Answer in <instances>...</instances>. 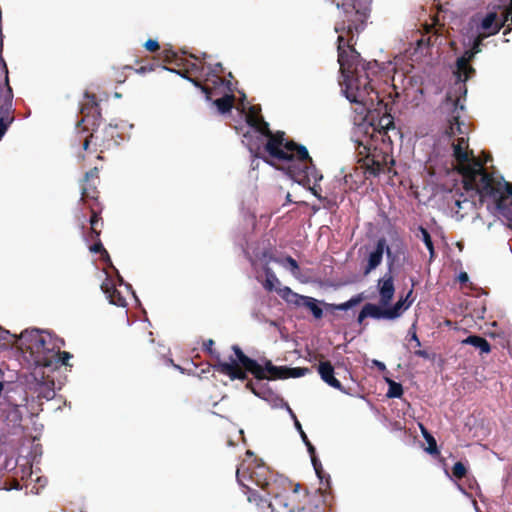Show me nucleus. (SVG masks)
I'll use <instances>...</instances> for the list:
<instances>
[{
	"label": "nucleus",
	"mask_w": 512,
	"mask_h": 512,
	"mask_svg": "<svg viewBox=\"0 0 512 512\" xmlns=\"http://www.w3.org/2000/svg\"><path fill=\"white\" fill-rule=\"evenodd\" d=\"M342 10V18L335 25L338 35V62L344 78L346 98L359 106L356 111L363 114L382 103L375 89V77L380 72L377 61L365 62L354 48V37L362 32L369 16L371 0H331Z\"/></svg>",
	"instance_id": "f257e3e1"
},
{
	"label": "nucleus",
	"mask_w": 512,
	"mask_h": 512,
	"mask_svg": "<svg viewBox=\"0 0 512 512\" xmlns=\"http://www.w3.org/2000/svg\"><path fill=\"white\" fill-rule=\"evenodd\" d=\"M259 106H251L246 114V122L252 128L244 134L249 150L254 153L260 150L263 138H267L264 151L272 161L267 163L274 165V161L281 164L279 169L284 170L294 181L303 184L312 179L315 183L322 180L323 175L316 168L307 148L293 140L285 138V132L273 133L269 124L260 114Z\"/></svg>",
	"instance_id": "f03ea898"
},
{
	"label": "nucleus",
	"mask_w": 512,
	"mask_h": 512,
	"mask_svg": "<svg viewBox=\"0 0 512 512\" xmlns=\"http://www.w3.org/2000/svg\"><path fill=\"white\" fill-rule=\"evenodd\" d=\"M468 138L460 136L452 143L453 156L457 161V171L463 177L466 191H475L483 202L484 198H492L499 210L512 206V184L502 183L486 171L484 163L476 159L469 150Z\"/></svg>",
	"instance_id": "7ed1b4c3"
},
{
	"label": "nucleus",
	"mask_w": 512,
	"mask_h": 512,
	"mask_svg": "<svg viewBox=\"0 0 512 512\" xmlns=\"http://www.w3.org/2000/svg\"><path fill=\"white\" fill-rule=\"evenodd\" d=\"M272 485V499L268 500L258 493H251L249 502L254 503L261 512H303L309 498L306 488L293 483L287 477L278 478Z\"/></svg>",
	"instance_id": "20e7f679"
},
{
	"label": "nucleus",
	"mask_w": 512,
	"mask_h": 512,
	"mask_svg": "<svg viewBox=\"0 0 512 512\" xmlns=\"http://www.w3.org/2000/svg\"><path fill=\"white\" fill-rule=\"evenodd\" d=\"M375 135H371V138L366 144L359 143L358 145V163L364 170L365 178L377 177L380 174H389L393 170L395 161L391 154L392 141H381L380 145H377L378 140L374 139Z\"/></svg>",
	"instance_id": "39448f33"
},
{
	"label": "nucleus",
	"mask_w": 512,
	"mask_h": 512,
	"mask_svg": "<svg viewBox=\"0 0 512 512\" xmlns=\"http://www.w3.org/2000/svg\"><path fill=\"white\" fill-rule=\"evenodd\" d=\"M282 477L283 475L275 473L265 463L256 458L243 460L236 470L237 481L247 489L248 497L253 492L258 493L252 488L253 485L261 488L270 496L272 494L271 484Z\"/></svg>",
	"instance_id": "423d86ee"
},
{
	"label": "nucleus",
	"mask_w": 512,
	"mask_h": 512,
	"mask_svg": "<svg viewBox=\"0 0 512 512\" xmlns=\"http://www.w3.org/2000/svg\"><path fill=\"white\" fill-rule=\"evenodd\" d=\"M232 351L245 373H251L257 380L287 379L288 367L275 366L270 360H267L265 366H262L256 360L248 357L238 345H233Z\"/></svg>",
	"instance_id": "0eeeda50"
},
{
	"label": "nucleus",
	"mask_w": 512,
	"mask_h": 512,
	"mask_svg": "<svg viewBox=\"0 0 512 512\" xmlns=\"http://www.w3.org/2000/svg\"><path fill=\"white\" fill-rule=\"evenodd\" d=\"M162 57L164 62L174 64L176 67H178V69L166 67H163V69L175 72L181 77L189 80L196 87L201 88V90L205 93L207 99H211V89L205 85H202L199 80L191 78L189 76V74L200 73L203 70V68L200 65H198L197 63L190 62L182 56H179L172 49H164L162 52Z\"/></svg>",
	"instance_id": "6e6552de"
},
{
	"label": "nucleus",
	"mask_w": 512,
	"mask_h": 512,
	"mask_svg": "<svg viewBox=\"0 0 512 512\" xmlns=\"http://www.w3.org/2000/svg\"><path fill=\"white\" fill-rule=\"evenodd\" d=\"M213 345L214 340L212 339H208L203 343V350L216 361L213 368L219 373L228 376L231 380H246L247 375L237 357H230L228 362L222 361L219 352L213 349Z\"/></svg>",
	"instance_id": "1a4fd4ad"
},
{
	"label": "nucleus",
	"mask_w": 512,
	"mask_h": 512,
	"mask_svg": "<svg viewBox=\"0 0 512 512\" xmlns=\"http://www.w3.org/2000/svg\"><path fill=\"white\" fill-rule=\"evenodd\" d=\"M461 97H464L463 94L456 93L453 90L447 93L446 96V104H451L453 107L452 115L448 119V127L446 129V134L449 137H454L456 135H467L468 127L464 121H461L460 112L464 110V104L461 103Z\"/></svg>",
	"instance_id": "9d476101"
},
{
	"label": "nucleus",
	"mask_w": 512,
	"mask_h": 512,
	"mask_svg": "<svg viewBox=\"0 0 512 512\" xmlns=\"http://www.w3.org/2000/svg\"><path fill=\"white\" fill-rule=\"evenodd\" d=\"M100 182L99 170L97 167L92 168L85 173L80 182L81 198L80 201L89 208L93 204L102 205L99 201L98 184Z\"/></svg>",
	"instance_id": "9b49d317"
},
{
	"label": "nucleus",
	"mask_w": 512,
	"mask_h": 512,
	"mask_svg": "<svg viewBox=\"0 0 512 512\" xmlns=\"http://www.w3.org/2000/svg\"><path fill=\"white\" fill-rule=\"evenodd\" d=\"M474 57L475 55L471 54V50H468L456 61V71L454 72L456 81L452 90L456 93L463 94V96L467 94L466 81L475 73V69L470 65Z\"/></svg>",
	"instance_id": "f8f14e48"
},
{
	"label": "nucleus",
	"mask_w": 512,
	"mask_h": 512,
	"mask_svg": "<svg viewBox=\"0 0 512 512\" xmlns=\"http://www.w3.org/2000/svg\"><path fill=\"white\" fill-rule=\"evenodd\" d=\"M90 211V227L85 232L86 226H85V215L82 216V219H80V227L84 234L85 240H98V237L101 236L102 229L104 226L103 219L101 217V213L103 211V205L93 204L89 208H87Z\"/></svg>",
	"instance_id": "ddd939ff"
},
{
	"label": "nucleus",
	"mask_w": 512,
	"mask_h": 512,
	"mask_svg": "<svg viewBox=\"0 0 512 512\" xmlns=\"http://www.w3.org/2000/svg\"><path fill=\"white\" fill-rule=\"evenodd\" d=\"M38 343L33 353V359L36 365L49 367L55 357L56 346L52 344V338L49 334L43 335L40 332Z\"/></svg>",
	"instance_id": "4468645a"
},
{
	"label": "nucleus",
	"mask_w": 512,
	"mask_h": 512,
	"mask_svg": "<svg viewBox=\"0 0 512 512\" xmlns=\"http://www.w3.org/2000/svg\"><path fill=\"white\" fill-rule=\"evenodd\" d=\"M80 113L82 114V119L77 122L78 127L82 123H87L94 130L95 126L99 125L101 109L94 94L85 93V102L81 105Z\"/></svg>",
	"instance_id": "2eb2a0df"
},
{
	"label": "nucleus",
	"mask_w": 512,
	"mask_h": 512,
	"mask_svg": "<svg viewBox=\"0 0 512 512\" xmlns=\"http://www.w3.org/2000/svg\"><path fill=\"white\" fill-rule=\"evenodd\" d=\"M384 252H386L388 258L392 257V252L387 246L386 239L380 238L376 243L375 249L368 255L367 265L364 269L365 275L376 269L381 264Z\"/></svg>",
	"instance_id": "dca6fc26"
},
{
	"label": "nucleus",
	"mask_w": 512,
	"mask_h": 512,
	"mask_svg": "<svg viewBox=\"0 0 512 512\" xmlns=\"http://www.w3.org/2000/svg\"><path fill=\"white\" fill-rule=\"evenodd\" d=\"M502 28L503 22L498 21L496 7L486 13L478 26L479 33H483L484 36L488 37L496 35Z\"/></svg>",
	"instance_id": "f3484780"
},
{
	"label": "nucleus",
	"mask_w": 512,
	"mask_h": 512,
	"mask_svg": "<svg viewBox=\"0 0 512 512\" xmlns=\"http://www.w3.org/2000/svg\"><path fill=\"white\" fill-rule=\"evenodd\" d=\"M371 126L373 129L372 135H375V140L380 139L381 141H391L388 136V131L390 129H395L394 118L391 114L385 113L377 121L373 120L371 122Z\"/></svg>",
	"instance_id": "a211bd4d"
},
{
	"label": "nucleus",
	"mask_w": 512,
	"mask_h": 512,
	"mask_svg": "<svg viewBox=\"0 0 512 512\" xmlns=\"http://www.w3.org/2000/svg\"><path fill=\"white\" fill-rule=\"evenodd\" d=\"M379 287V295H380V305L382 307H387L392 301L395 293L394 280L391 274H385L378 281Z\"/></svg>",
	"instance_id": "6ab92c4d"
},
{
	"label": "nucleus",
	"mask_w": 512,
	"mask_h": 512,
	"mask_svg": "<svg viewBox=\"0 0 512 512\" xmlns=\"http://www.w3.org/2000/svg\"><path fill=\"white\" fill-rule=\"evenodd\" d=\"M101 290L106 294L109 302L118 307H125L127 305L125 297L115 287L113 281L106 277L105 281L101 284Z\"/></svg>",
	"instance_id": "aec40b11"
},
{
	"label": "nucleus",
	"mask_w": 512,
	"mask_h": 512,
	"mask_svg": "<svg viewBox=\"0 0 512 512\" xmlns=\"http://www.w3.org/2000/svg\"><path fill=\"white\" fill-rule=\"evenodd\" d=\"M288 409H289L291 415L293 416V418L295 420V426L298 429V431H299V433L301 435V438H302L303 442L305 443V445L307 447V450H308V452L310 454V457H311V461H312L313 467H314L317 475L321 478V474L320 473H321V470H322V466H321L320 461L316 457L315 447L309 441L307 435L303 431L302 426H301L300 422L297 420L295 414L292 412V410L290 408H288Z\"/></svg>",
	"instance_id": "412c9836"
},
{
	"label": "nucleus",
	"mask_w": 512,
	"mask_h": 512,
	"mask_svg": "<svg viewBox=\"0 0 512 512\" xmlns=\"http://www.w3.org/2000/svg\"><path fill=\"white\" fill-rule=\"evenodd\" d=\"M318 373L321 379L331 387L343 391L341 382L334 377V367L329 361L320 362Z\"/></svg>",
	"instance_id": "4be33fe9"
},
{
	"label": "nucleus",
	"mask_w": 512,
	"mask_h": 512,
	"mask_svg": "<svg viewBox=\"0 0 512 512\" xmlns=\"http://www.w3.org/2000/svg\"><path fill=\"white\" fill-rule=\"evenodd\" d=\"M40 331L38 329L25 330L19 336V345L22 350H25L33 356Z\"/></svg>",
	"instance_id": "5701e85b"
},
{
	"label": "nucleus",
	"mask_w": 512,
	"mask_h": 512,
	"mask_svg": "<svg viewBox=\"0 0 512 512\" xmlns=\"http://www.w3.org/2000/svg\"><path fill=\"white\" fill-rule=\"evenodd\" d=\"M278 295L290 305L302 307L306 296L294 292L290 287L284 286L277 290Z\"/></svg>",
	"instance_id": "b1692460"
},
{
	"label": "nucleus",
	"mask_w": 512,
	"mask_h": 512,
	"mask_svg": "<svg viewBox=\"0 0 512 512\" xmlns=\"http://www.w3.org/2000/svg\"><path fill=\"white\" fill-rule=\"evenodd\" d=\"M408 343L409 346L414 348V354L423 359H428L429 354L426 350L419 349L421 347V342L416 333V323H413L412 326L408 330Z\"/></svg>",
	"instance_id": "393cba45"
},
{
	"label": "nucleus",
	"mask_w": 512,
	"mask_h": 512,
	"mask_svg": "<svg viewBox=\"0 0 512 512\" xmlns=\"http://www.w3.org/2000/svg\"><path fill=\"white\" fill-rule=\"evenodd\" d=\"M116 137L120 138L117 132V126H113L111 124L108 125L103 130V138L100 146H102L104 149H110L113 146L119 145V141L116 139Z\"/></svg>",
	"instance_id": "a878e982"
},
{
	"label": "nucleus",
	"mask_w": 512,
	"mask_h": 512,
	"mask_svg": "<svg viewBox=\"0 0 512 512\" xmlns=\"http://www.w3.org/2000/svg\"><path fill=\"white\" fill-rule=\"evenodd\" d=\"M462 344L471 345L476 349H479L481 354H487L491 351L490 343L484 337H481L479 335L468 336L467 338L462 340Z\"/></svg>",
	"instance_id": "bb28decb"
},
{
	"label": "nucleus",
	"mask_w": 512,
	"mask_h": 512,
	"mask_svg": "<svg viewBox=\"0 0 512 512\" xmlns=\"http://www.w3.org/2000/svg\"><path fill=\"white\" fill-rule=\"evenodd\" d=\"M226 86H227V89L230 92H232V84L230 81L226 82ZM234 101H235V96L232 93H230V94L224 95L221 98L216 99L214 103L221 113H226L232 109V107L234 105Z\"/></svg>",
	"instance_id": "cd10ccee"
},
{
	"label": "nucleus",
	"mask_w": 512,
	"mask_h": 512,
	"mask_svg": "<svg viewBox=\"0 0 512 512\" xmlns=\"http://www.w3.org/2000/svg\"><path fill=\"white\" fill-rule=\"evenodd\" d=\"M363 308L365 310L364 315H367V318L370 317L377 320L388 319L387 308H382L373 303H366Z\"/></svg>",
	"instance_id": "c85d7f7f"
},
{
	"label": "nucleus",
	"mask_w": 512,
	"mask_h": 512,
	"mask_svg": "<svg viewBox=\"0 0 512 512\" xmlns=\"http://www.w3.org/2000/svg\"><path fill=\"white\" fill-rule=\"evenodd\" d=\"M264 273H265V281L263 283V287L268 292L276 291L279 289L277 288V285H280V281L277 278L276 274L273 272V270L269 266L264 267Z\"/></svg>",
	"instance_id": "c756f323"
},
{
	"label": "nucleus",
	"mask_w": 512,
	"mask_h": 512,
	"mask_svg": "<svg viewBox=\"0 0 512 512\" xmlns=\"http://www.w3.org/2000/svg\"><path fill=\"white\" fill-rule=\"evenodd\" d=\"M269 260L276 262V263L282 265L283 267L289 268V270L291 271V273L294 276H297L300 272V268H299L297 261L294 258H292L291 256H286L283 258H277V257L270 256Z\"/></svg>",
	"instance_id": "7c9ffc66"
},
{
	"label": "nucleus",
	"mask_w": 512,
	"mask_h": 512,
	"mask_svg": "<svg viewBox=\"0 0 512 512\" xmlns=\"http://www.w3.org/2000/svg\"><path fill=\"white\" fill-rule=\"evenodd\" d=\"M319 304L320 302L317 299L306 296L304 302L302 303V307L309 309L314 318L321 319L323 316V310Z\"/></svg>",
	"instance_id": "2f4dec72"
},
{
	"label": "nucleus",
	"mask_w": 512,
	"mask_h": 512,
	"mask_svg": "<svg viewBox=\"0 0 512 512\" xmlns=\"http://www.w3.org/2000/svg\"><path fill=\"white\" fill-rule=\"evenodd\" d=\"M411 305V302L406 303V299L398 300L391 308H387L388 319H396L402 311L407 309Z\"/></svg>",
	"instance_id": "473e14b6"
},
{
	"label": "nucleus",
	"mask_w": 512,
	"mask_h": 512,
	"mask_svg": "<svg viewBox=\"0 0 512 512\" xmlns=\"http://www.w3.org/2000/svg\"><path fill=\"white\" fill-rule=\"evenodd\" d=\"M418 231L421 235L422 241L424 242L425 246L427 247V249L429 251L430 261H432L436 256L432 238H431L428 230L426 228H424L423 226H419Z\"/></svg>",
	"instance_id": "72a5a7b5"
},
{
	"label": "nucleus",
	"mask_w": 512,
	"mask_h": 512,
	"mask_svg": "<svg viewBox=\"0 0 512 512\" xmlns=\"http://www.w3.org/2000/svg\"><path fill=\"white\" fill-rule=\"evenodd\" d=\"M421 430L423 437L428 444L426 451L431 455H438L439 450L435 438L423 426H421Z\"/></svg>",
	"instance_id": "f704fd0d"
},
{
	"label": "nucleus",
	"mask_w": 512,
	"mask_h": 512,
	"mask_svg": "<svg viewBox=\"0 0 512 512\" xmlns=\"http://www.w3.org/2000/svg\"><path fill=\"white\" fill-rule=\"evenodd\" d=\"M388 383L387 397L389 398H400L403 395V387L400 383L395 382L391 379H386Z\"/></svg>",
	"instance_id": "c9c22d12"
},
{
	"label": "nucleus",
	"mask_w": 512,
	"mask_h": 512,
	"mask_svg": "<svg viewBox=\"0 0 512 512\" xmlns=\"http://www.w3.org/2000/svg\"><path fill=\"white\" fill-rule=\"evenodd\" d=\"M209 70L210 71L208 75H212L213 77H215V79L213 80L214 84H223L225 82V80L220 77V74L224 70L222 63L218 62L214 65H209Z\"/></svg>",
	"instance_id": "e433bc0d"
},
{
	"label": "nucleus",
	"mask_w": 512,
	"mask_h": 512,
	"mask_svg": "<svg viewBox=\"0 0 512 512\" xmlns=\"http://www.w3.org/2000/svg\"><path fill=\"white\" fill-rule=\"evenodd\" d=\"M361 301H362V296L357 295L355 297H352L347 302L337 304V305H331V307L335 310L346 311V310L352 308L353 306L359 304Z\"/></svg>",
	"instance_id": "4c0bfd02"
},
{
	"label": "nucleus",
	"mask_w": 512,
	"mask_h": 512,
	"mask_svg": "<svg viewBox=\"0 0 512 512\" xmlns=\"http://www.w3.org/2000/svg\"><path fill=\"white\" fill-rule=\"evenodd\" d=\"M497 8L500 10V13L498 12V21L503 22L504 27L512 14V0L509 6H497Z\"/></svg>",
	"instance_id": "58836bf2"
},
{
	"label": "nucleus",
	"mask_w": 512,
	"mask_h": 512,
	"mask_svg": "<svg viewBox=\"0 0 512 512\" xmlns=\"http://www.w3.org/2000/svg\"><path fill=\"white\" fill-rule=\"evenodd\" d=\"M452 474L456 479H462L467 474V468L462 462H456L452 467Z\"/></svg>",
	"instance_id": "ea45409f"
},
{
	"label": "nucleus",
	"mask_w": 512,
	"mask_h": 512,
	"mask_svg": "<svg viewBox=\"0 0 512 512\" xmlns=\"http://www.w3.org/2000/svg\"><path fill=\"white\" fill-rule=\"evenodd\" d=\"M307 373H309L308 368H302V367L289 368L288 367L287 379L302 377V376H305Z\"/></svg>",
	"instance_id": "a19ab883"
},
{
	"label": "nucleus",
	"mask_w": 512,
	"mask_h": 512,
	"mask_svg": "<svg viewBox=\"0 0 512 512\" xmlns=\"http://www.w3.org/2000/svg\"><path fill=\"white\" fill-rule=\"evenodd\" d=\"M488 36H484L483 33H479L477 35V37L474 39L473 41V45L471 47V54L472 55H476L478 54L479 52H481V45H482V42L485 38H487Z\"/></svg>",
	"instance_id": "79ce46f5"
},
{
	"label": "nucleus",
	"mask_w": 512,
	"mask_h": 512,
	"mask_svg": "<svg viewBox=\"0 0 512 512\" xmlns=\"http://www.w3.org/2000/svg\"><path fill=\"white\" fill-rule=\"evenodd\" d=\"M86 241L90 242V240H86ZM91 242H93V244L89 247L90 252L97 253L100 255L103 252H105V248L100 240V237H98V240H91Z\"/></svg>",
	"instance_id": "37998d69"
},
{
	"label": "nucleus",
	"mask_w": 512,
	"mask_h": 512,
	"mask_svg": "<svg viewBox=\"0 0 512 512\" xmlns=\"http://www.w3.org/2000/svg\"><path fill=\"white\" fill-rule=\"evenodd\" d=\"M246 387L248 389H250L256 396H259V397H262V398H265V395L267 392L270 393L269 390L267 389H264L263 386H261L259 389L255 387L254 383L252 381H249L247 384H246Z\"/></svg>",
	"instance_id": "c03bdc74"
},
{
	"label": "nucleus",
	"mask_w": 512,
	"mask_h": 512,
	"mask_svg": "<svg viewBox=\"0 0 512 512\" xmlns=\"http://www.w3.org/2000/svg\"><path fill=\"white\" fill-rule=\"evenodd\" d=\"M157 65L153 61H148L145 65H140L135 68V71L139 74H145L147 72H151L155 69Z\"/></svg>",
	"instance_id": "a18cd8bd"
},
{
	"label": "nucleus",
	"mask_w": 512,
	"mask_h": 512,
	"mask_svg": "<svg viewBox=\"0 0 512 512\" xmlns=\"http://www.w3.org/2000/svg\"><path fill=\"white\" fill-rule=\"evenodd\" d=\"M55 356H58L59 357V361L63 364V365H68V361L69 359L72 358V355L67 352V351H62L60 352L59 350L58 351H55Z\"/></svg>",
	"instance_id": "49530a36"
},
{
	"label": "nucleus",
	"mask_w": 512,
	"mask_h": 512,
	"mask_svg": "<svg viewBox=\"0 0 512 512\" xmlns=\"http://www.w3.org/2000/svg\"><path fill=\"white\" fill-rule=\"evenodd\" d=\"M144 47L150 52H155L160 49L159 43L153 39H148L145 42Z\"/></svg>",
	"instance_id": "de8ad7c7"
},
{
	"label": "nucleus",
	"mask_w": 512,
	"mask_h": 512,
	"mask_svg": "<svg viewBox=\"0 0 512 512\" xmlns=\"http://www.w3.org/2000/svg\"><path fill=\"white\" fill-rule=\"evenodd\" d=\"M93 133H90L89 135L85 136V138L83 139V143H82V148L83 150L87 151L89 150V146H90V143H91V139L93 138Z\"/></svg>",
	"instance_id": "09e8293b"
},
{
	"label": "nucleus",
	"mask_w": 512,
	"mask_h": 512,
	"mask_svg": "<svg viewBox=\"0 0 512 512\" xmlns=\"http://www.w3.org/2000/svg\"><path fill=\"white\" fill-rule=\"evenodd\" d=\"M100 256H101V259L104 262L111 264V258H110V255H109V253H108V251L106 249H105V252H103Z\"/></svg>",
	"instance_id": "8fccbe9b"
},
{
	"label": "nucleus",
	"mask_w": 512,
	"mask_h": 512,
	"mask_svg": "<svg viewBox=\"0 0 512 512\" xmlns=\"http://www.w3.org/2000/svg\"><path fill=\"white\" fill-rule=\"evenodd\" d=\"M363 314H365V310H364V308L362 307V309H361V311H360V313L358 314V317H357V322H358L359 324H362V323H363V321H364V319H365V318H367V315H363Z\"/></svg>",
	"instance_id": "3c124183"
},
{
	"label": "nucleus",
	"mask_w": 512,
	"mask_h": 512,
	"mask_svg": "<svg viewBox=\"0 0 512 512\" xmlns=\"http://www.w3.org/2000/svg\"><path fill=\"white\" fill-rule=\"evenodd\" d=\"M13 415V420L21 421V415L17 407H15L11 413Z\"/></svg>",
	"instance_id": "603ef678"
},
{
	"label": "nucleus",
	"mask_w": 512,
	"mask_h": 512,
	"mask_svg": "<svg viewBox=\"0 0 512 512\" xmlns=\"http://www.w3.org/2000/svg\"><path fill=\"white\" fill-rule=\"evenodd\" d=\"M458 279L461 283H465L468 281L469 277H468V274L466 272H461L458 276Z\"/></svg>",
	"instance_id": "864d4df0"
},
{
	"label": "nucleus",
	"mask_w": 512,
	"mask_h": 512,
	"mask_svg": "<svg viewBox=\"0 0 512 512\" xmlns=\"http://www.w3.org/2000/svg\"><path fill=\"white\" fill-rule=\"evenodd\" d=\"M470 202L467 200V199H464L463 201L461 200H456L455 201V204L459 207V209L462 208V204H469Z\"/></svg>",
	"instance_id": "5fc2aeb1"
},
{
	"label": "nucleus",
	"mask_w": 512,
	"mask_h": 512,
	"mask_svg": "<svg viewBox=\"0 0 512 512\" xmlns=\"http://www.w3.org/2000/svg\"><path fill=\"white\" fill-rule=\"evenodd\" d=\"M376 365H377V367H378L380 370H384V369L386 368V367H385V364H384V363H382V362H378V361H377V362H376Z\"/></svg>",
	"instance_id": "6e6d98bb"
},
{
	"label": "nucleus",
	"mask_w": 512,
	"mask_h": 512,
	"mask_svg": "<svg viewBox=\"0 0 512 512\" xmlns=\"http://www.w3.org/2000/svg\"><path fill=\"white\" fill-rule=\"evenodd\" d=\"M0 332H1V333H5V334H7V335H10L9 331H8V330H6V329H4V328H2L1 326H0Z\"/></svg>",
	"instance_id": "4d7b16f0"
},
{
	"label": "nucleus",
	"mask_w": 512,
	"mask_h": 512,
	"mask_svg": "<svg viewBox=\"0 0 512 512\" xmlns=\"http://www.w3.org/2000/svg\"><path fill=\"white\" fill-rule=\"evenodd\" d=\"M9 335L0 332V338L6 340Z\"/></svg>",
	"instance_id": "13d9d810"
},
{
	"label": "nucleus",
	"mask_w": 512,
	"mask_h": 512,
	"mask_svg": "<svg viewBox=\"0 0 512 512\" xmlns=\"http://www.w3.org/2000/svg\"><path fill=\"white\" fill-rule=\"evenodd\" d=\"M312 192H313V194H314L317 198L321 199V196H320V195H318V191H316L315 189H312Z\"/></svg>",
	"instance_id": "bf43d9fd"
},
{
	"label": "nucleus",
	"mask_w": 512,
	"mask_h": 512,
	"mask_svg": "<svg viewBox=\"0 0 512 512\" xmlns=\"http://www.w3.org/2000/svg\"><path fill=\"white\" fill-rule=\"evenodd\" d=\"M510 31H511V28L508 26L507 29L504 31V34H507Z\"/></svg>",
	"instance_id": "052dcab7"
},
{
	"label": "nucleus",
	"mask_w": 512,
	"mask_h": 512,
	"mask_svg": "<svg viewBox=\"0 0 512 512\" xmlns=\"http://www.w3.org/2000/svg\"><path fill=\"white\" fill-rule=\"evenodd\" d=\"M287 201L291 202L290 194L289 193L287 194Z\"/></svg>",
	"instance_id": "680f3d73"
},
{
	"label": "nucleus",
	"mask_w": 512,
	"mask_h": 512,
	"mask_svg": "<svg viewBox=\"0 0 512 512\" xmlns=\"http://www.w3.org/2000/svg\"><path fill=\"white\" fill-rule=\"evenodd\" d=\"M246 454H247L248 456H252V452H251V451H249V450L246 452Z\"/></svg>",
	"instance_id": "e2e57ef3"
},
{
	"label": "nucleus",
	"mask_w": 512,
	"mask_h": 512,
	"mask_svg": "<svg viewBox=\"0 0 512 512\" xmlns=\"http://www.w3.org/2000/svg\"><path fill=\"white\" fill-rule=\"evenodd\" d=\"M423 42V39L418 40V45L420 46Z\"/></svg>",
	"instance_id": "0e129e2a"
},
{
	"label": "nucleus",
	"mask_w": 512,
	"mask_h": 512,
	"mask_svg": "<svg viewBox=\"0 0 512 512\" xmlns=\"http://www.w3.org/2000/svg\"><path fill=\"white\" fill-rule=\"evenodd\" d=\"M491 159V156L485 157V162Z\"/></svg>",
	"instance_id": "69168bd1"
},
{
	"label": "nucleus",
	"mask_w": 512,
	"mask_h": 512,
	"mask_svg": "<svg viewBox=\"0 0 512 512\" xmlns=\"http://www.w3.org/2000/svg\"><path fill=\"white\" fill-rule=\"evenodd\" d=\"M510 24L512 25V14L509 17Z\"/></svg>",
	"instance_id": "338daca9"
}]
</instances>
